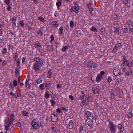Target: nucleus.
Returning a JSON list of instances; mask_svg holds the SVG:
<instances>
[{"label":"nucleus","instance_id":"obj_42","mask_svg":"<svg viewBox=\"0 0 133 133\" xmlns=\"http://www.w3.org/2000/svg\"><path fill=\"white\" fill-rule=\"evenodd\" d=\"M115 31L116 33L118 34L119 33V29L118 28H115Z\"/></svg>","mask_w":133,"mask_h":133},{"label":"nucleus","instance_id":"obj_33","mask_svg":"<svg viewBox=\"0 0 133 133\" xmlns=\"http://www.w3.org/2000/svg\"><path fill=\"white\" fill-rule=\"evenodd\" d=\"M62 2L61 1L57 2L56 3V5L58 7H60L62 4Z\"/></svg>","mask_w":133,"mask_h":133},{"label":"nucleus","instance_id":"obj_5","mask_svg":"<svg viewBox=\"0 0 133 133\" xmlns=\"http://www.w3.org/2000/svg\"><path fill=\"white\" fill-rule=\"evenodd\" d=\"M34 60L36 62L35 63L42 65L43 63L42 60L38 57H35L34 58Z\"/></svg>","mask_w":133,"mask_h":133},{"label":"nucleus","instance_id":"obj_62","mask_svg":"<svg viewBox=\"0 0 133 133\" xmlns=\"http://www.w3.org/2000/svg\"><path fill=\"white\" fill-rule=\"evenodd\" d=\"M69 97L72 100H73L74 99V97L71 95H69Z\"/></svg>","mask_w":133,"mask_h":133},{"label":"nucleus","instance_id":"obj_40","mask_svg":"<svg viewBox=\"0 0 133 133\" xmlns=\"http://www.w3.org/2000/svg\"><path fill=\"white\" fill-rule=\"evenodd\" d=\"M13 83L15 87H16L17 85V81L16 80H14L13 81Z\"/></svg>","mask_w":133,"mask_h":133},{"label":"nucleus","instance_id":"obj_11","mask_svg":"<svg viewBox=\"0 0 133 133\" xmlns=\"http://www.w3.org/2000/svg\"><path fill=\"white\" fill-rule=\"evenodd\" d=\"M86 122L87 125L89 126L91 128H93V127L94 125V123L92 120L91 121L86 120Z\"/></svg>","mask_w":133,"mask_h":133},{"label":"nucleus","instance_id":"obj_45","mask_svg":"<svg viewBox=\"0 0 133 133\" xmlns=\"http://www.w3.org/2000/svg\"><path fill=\"white\" fill-rule=\"evenodd\" d=\"M132 114L131 112H129L128 115V117L129 118H130L132 117Z\"/></svg>","mask_w":133,"mask_h":133},{"label":"nucleus","instance_id":"obj_52","mask_svg":"<svg viewBox=\"0 0 133 133\" xmlns=\"http://www.w3.org/2000/svg\"><path fill=\"white\" fill-rule=\"evenodd\" d=\"M10 0H5V3L7 5H8L10 4Z\"/></svg>","mask_w":133,"mask_h":133},{"label":"nucleus","instance_id":"obj_8","mask_svg":"<svg viewBox=\"0 0 133 133\" xmlns=\"http://www.w3.org/2000/svg\"><path fill=\"white\" fill-rule=\"evenodd\" d=\"M113 73L115 76H117L120 75L121 73V71L118 69H114L113 71Z\"/></svg>","mask_w":133,"mask_h":133},{"label":"nucleus","instance_id":"obj_58","mask_svg":"<svg viewBox=\"0 0 133 133\" xmlns=\"http://www.w3.org/2000/svg\"><path fill=\"white\" fill-rule=\"evenodd\" d=\"M19 23L21 25V26H24V23H23V21H21L19 22Z\"/></svg>","mask_w":133,"mask_h":133},{"label":"nucleus","instance_id":"obj_20","mask_svg":"<svg viewBox=\"0 0 133 133\" xmlns=\"http://www.w3.org/2000/svg\"><path fill=\"white\" fill-rule=\"evenodd\" d=\"M132 74H133V70L127 71L125 73V75L127 76H129L132 75Z\"/></svg>","mask_w":133,"mask_h":133},{"label":"nucleus","instance_id":"obj_25","mask_svg":"<svg viewBox=\"0 0 133 133\" xmlns=\"http://www.w3.org/2000/svg\"><path fill=\"white\" fill-rule=\"evenodd\" d=\"M88 8L89 10V11H90V14H92V11L93 10L92 8L90 6V4H88Z\"/></svg>","mask_w":133,"mask_h":133},{"label":"nucleus","instance_id":"obj_30","mask_svg":"<svg viewBox=\"0 0 133 133\" xmlns=\"http://www.w3.org/2000/svg\"><path fill=\"white\" fill-rule=\"evenodd\" d=\"M45 96V98L46 99L50 97V95L49 93L47 91H46Z\"/></svg>","mask_w":133,"mask_h":133},{"label":"nucleus","instance_id":"obj_3","mask_svg":"<svg viewBox=\"0 0 133 133\" xmlns=\"http://www.w3.org/2000/svg\"><path fill=\"white\" fill-rule=\"evenodd\" d=\"M42 65L41 64H39L37 63H35L33 65V69L36 71H37L39 70L41 66Z\"/></svg>","mask_w":133,"mask_h":133},{"label":"nucleus","instance_id":"obj_17","mask_svg":"<svg viewBox=\"0 0 133 133\" xmlns=\"http://www.w3.org/2000/svg\"><path fill=\"white\" fill-rule=\"evenodd\" d=\"M51 71L52 70L51 69H50L49 70L47 75V77L49 78H50L52 76V73Z\"/></svg>","mask_w":133,"mask_h":133},{"label":"nucleus","instance_id":"obj_61","mask_svg":"<svg viewBox=\"0 0 133 133\" xmlns=\"http://www.w3.org/2000/svg\"><path fill=\"white\" fill-rule=\"evenodd\" d=\"M16 18L15 17H13L12 18V21L13 22L16 21Z\"/></svg>","mask_w":133,"mask_h":133},{"label":"nucleus","instance_id":"obj_27","mask_svg":"<svg viewBox=\"0 0 133 133\" xmlns=\"http://www.w3.org/2000/svg\"><path fill=\"white\" fill-rule=\"evenodd\" d=\"M87 96L86 95H84L82 96H80L79 97V99L82 100L84 99L85 97L86 98Z\"/></svg>","mask_w":133,"mask_h":133},{"label":"nucleus","instance_id":"obj_53","mask_svg":"<svg viewBox=\"0 0 133 133\" xmlns=\"http://www.w3.org/2000/svg\"><path fill=\"white\" fill-rule=\"evenodd\" d=\"M37 33V34H41L42 35L43 34V32L42 31H41V30H38Z\"/></svg>","mask_w":133,"mask_h":133},{"label":"nucleus","instance_id":"obj_14","mask_svg":"<svg viewBox=\"0 0 133 133\" xmlns=\"http://www.w3.org/2000/svg\"><path fill=\"white\" fill-rule=\"evenodd\" d=\"M51 120L52 122H56L58 121V117L57 116L53 115L51 116Z\"/></svg>","mask_w":133,"mask_h":133},{"label":"nucleus","instance_id":"obj_15","mask_svg":"<svg viewBox=\"0 0 133 133\" xmlns=\"http://www.w3.org/2000/svg\"><path fill=\"white\" fill-rule=\"evenodd\" d=\"M118 129L121 132H123L124 131V128L123 127L122 125L120 124H118L117 126Z\"/></svg>","mask_w":133,"mask_h":133},{"label":"nucleus","instance_id":"obj_50","mask_svg":"<svg viewBox=\"0 0 133 133\" xmlns=\"http://www.w3.org/2000/svg\"><path fill=\"white\" fill-rule=\"evenodd\" d=\"M130 30H129V31L130 33L133 32V26H131L130 27Z\"/></svg>","mask_w":133,"mask_h":133},{"label":"nucleus","instance_id":"obj_16","mask_svg":"<svg viewBox=\"0 0 133 133\" xmlns=\"http://www.w3.org/2000/svg\"><path fill=\"white\" fill-rule=\"evenodd\" d=\"M92 90L94 94H96L98 93L100 91V89L96 88V89L95 88H93L92 89Z\"/></svg>","mask_w":133,"mask_h":133},{"label":"nucleus","instance_id":"obj_29","mask_svg":"<svg viewBox=\"0 0 133 133\" xmlns=\"http://www.w3.org/2000/svg\"><path fill=\"white\" fill-rule=\"evenodd\" d=\"M5 128L4 129L6 130V131H7L9 129V127L10 126V125L9 123L7 124V125L5 124Z\"/></svg>","mask_w":133,"mask_h":133},{"label":"nucleus","instance_id":"obj_18","mask_svg":"<svg viewBox=\"0 0 133 133\" xmlns=\"http://www.w3.org/2000/svg\"><path fill=\"white\" fill-rule=\"evenodd\" d=\"M103 76L101 75L98 76L96 78V82H99V81L103 78Z\"/></svg>","mask_w":133,"mask_h":133},{"label":"nucleus","instance_id":"obj_7","mask_svg":"<svg viewBox=\"0 0 133 133\" xmlns=\"http://www.w3.org/2000/svg\"><path fill=\"white\" fill-rule=\"evenodd\" d=\"M121 46V44L120 43H118L116 44L114 48L112 51L114 53H115L117 50L119 49L120 46Z\"/></svg>","mask_w":133,"mask_h":133},{"label":"nucleus","instance_id":"obj_44","mask_svg":"<svg viewBox=\"0 0 133 133\" xmlns=\"http://www.w3.org/2000/svg\"><path fill=\"white\" fill-rule=\"evenodd\" d=\"M50 102L52 106H53L55 104V102L53 100H51Z\"/></svg>","mask_w":133,"mask_h":133},{"label":"nucleus","instance_id":"obj_56","mask_svg":"<svg viewBox=\"0 0 133 133\" xmlns=\"http://www.w3.org/2000/svg\"><path fill=\"white\" fill-rule=\"evenodd\" d=\"M128 28H125L124 29V32L125 33H127L128 32Z\"/></svg>","mask_w":133,"mask_h":133},{"label":"nucleus","instance_id":"obj_57","mask_svg":"<svg viewBox=\"0 0 133 133\" xmlns=\"http://www.w3.org/2000/svg\"><path fill=\"white\" fill-rule=\"evenodd\" d=\"M10 95H13V96H14V97L16 98V95H16V94H15L14 93H13L12 92H11L10 93Z\"/></svg>","mask_w":133,"mask_h":133},{"label":"nucleus","instance_id":"obj_64","mask_svg":"<svg viewBox=\"0 0 133 133\" xmlns=\"http://www.w3.org/2000/svg\"><path fill=\"white\" fill-rule=\"evenodd\" d=\"M105 31V29L104 28H101V31L102 33H103Z\"/></svg>","mask_w":133,"mask_h":133},{"label":"nucleus","instance_id":"obj_24","mask_svg":"<svg viewBox=\"0 0 133 133\" xmlns=\"http://www.w3.org/2000/svg\"><path fill=\"white\" fill-rule=\"evenodd\" d=\"M22 114L24 116H27L29 114V112L26 110L23 111L22 112Z\"/></svg>","mask_w":133,"mask_h":133},{"label":"nucleus","instance_id":"obj_10","mask_svg":"<svg viewBox=\"0 0 133 133\" xmlns=\"http://www.w3.org/2000/svg\"><path fill=\"white\" fill-rule=\"evenodd\" d=\"M78 7L75 8L74 6H72L70 9V11L71 12H75L78 13Z\"/></svg>","mask_w":133,"mask_h":133},{"label":"nucleus","instance_id":"obj_59","mask_svg":"<svg viewBox=\"0 0 133 133\" xmlns=\"http://www.w3.org/2000/svg\"><path fill=\"white\" fill-rule=\"evenodd\" d=\"M18 56L17 52L15 53L14 56V58H17L18 57Z\"/></svg>","mask_w":133,"mask_h":133},{"label":"nucleus","instance_id":"obj_43","mask_svg":"<svg viewBox=\"0 0 133 133\" xmlns=\"http://www.w3.org/2000/svg\"><path fill=\"white\" fill-rule=\"evenodd\" d=\"M35 44L38 47H40L41 46V45L39 44V42L38 41L36 42Z\"/></svg>","mask_w":133,"mask_h":133},{"label":"nucleus","instance_id":"obj_23","mask_svg":"<svg viewBox=\"0 0 133 133\" xmlns=\"http://www.w3.org/2000/svg\"><path fill=\"white\" fill-rule=\"evenodd\" d=\"M53 48L52 46L48 45L47 46L46 50L49 51H52L53 50Z\"/></svg>","mask_w":133,"mask_h":133},{"label":"nucleus","instance_id":"obj_54","mask_svg":"<svg viewBox=\"0 0 133 133\" xmlns=\"http://www.w3.org/2000/svg\"><path fill=\"white\" fill-rule=\"evenodd\" d=\"M74 3L75 7V8L78 7L79 8V7L78 6V4H77V3L76 2H74Z\"/></svg>","mask_w":133,"mask_h":133},{"label":"nucleus","instance_id":"obj_47","mask_svg":"<svg viewBox=\"0 0 133 133\" xmlns=\"http://www.w3.org/2000/svg\"><path fill=\"white\" fill-rule=\"evenodd\" d=\"M7 51V50L5 48H4L3 49V51L2 52L4 54H5Z\"/></svg>","mask_w":133,"mask_h":133},{"label":"nucleus","instance_id":"obj_12","mask_svg":"<svg viewBox=\"0 0 133 133\" xmlns=\"http://www.w3.org/2000/svg\"><path fill=\"white\" fill-rule=\"evenodd\" d=\"M15 119V116L14 114H11L10 115V120L9 121L10 124H12V121H14Z\"/></svg>","mask_w":133,"mask_h":133},{"label":"nucleus","instance_id":"obj_21","mask_svg":"<svg viewBox=\"0 0 133 133\" xmlns=\"http://www.w3.org/2000/svg\"><path fill=\"white\" fill-rule=\"evenodd\" d=\"M53 27H57L58 26V24L56 21H53L51 23Z\"/></svg>","mask_w":133,"mask_h":133},{"label":"nucleus","instance_id":"obj_31","mask_svg":"<svg viewBox=\"0 0 133 133\" xmlns=\"http://www.w3.org/2000/svg\"><path fill=\"white\" fill-rule=\"evenodd\" d=\"M90 30L91 31H93L94 32H97V29L94 26H92L91 28L90 29Z\"/></svg>","mask_w":133,"mask_h":133},{"label":"nucleus","instance_id":"obj_26","mask_svg":"<svg viewBox=\"0 0 133 133\" xmlns=\"http://www.w3.org/2000/svg\"><path fill=\"white\" fill-rule=\"evenodd\" d=\"M42 81V78H39L36 81V82L37 84L41 83Z\"/></svg>","mask_w":133,"mask_h":133},{"label":"nucleus","instance_id":"obj_6","mask_svg":"<svg viewBox=\"0 0 133 133\" xmlns=\"http://www.w3.org/2000/svg\"><path fill=\"white\" fill-rule=\"evenodd\" d=\"M85 115L87 117L88 119L89 118L90 119V118L91 117L93 118V114L91 112L87 111L85 112Z\"/></svg>","mask_w":133,"mask_h":133},{"label":"nucleus","instance_id":"obj_13","mask_svg":"<svg viewBox=\"0 0 133 133\" xmlns=\"http://www.w3.org/2000/svg\"><path fill=\"white\" fill-rule=\"evenodd\" d=\"M52 82L50 81H48L46 83H45L44 85L45 87L47 89H48L52 85Z\"/></svg>","mask_w":133,"mask_h":133},{"label":"nucleus","instance_id":"obj_32","mask_svg":"<svg viewBox=\"0 0 133 133\" xmlns=\"http://www.w3.org/2000/svg\"><path fill=\"white\" fill-rule=\"evenodd\" d=\"M122 64H126V65L128 66L129 65V63L128 61L127 60L126 61H125L123 62H122Z\"/></svg>","mask_w":133,"mask_h":133},{"label":"nucleus","instance_id":"obj_49","mask_svg":"<svg viewBox=\"0 0 133 133\" xmlns=\"http://www.w3.org/2000/svg\"><path fill=\"white\" fill-rule=\"evenodd\" d=\"M39 88L41 90H43L44 89V84H41L39 85Z\"/></svg>","mask_w":133,"mask_h":133},{"label":"nucleus","instance_id":"obj_39","mask_svg":"<svg viewBox=\"0 0 133 133\" xmlns=\"http://www.w3.org/2000/svg\"><path fill=\"white\" fill-rule=\"evenodd\" d=\"M70 26L71 28H72L74 27V23L73 21H70Z\"/></svg>","mask_w":133,"mask_h":133},{"label":"nucleus","instance_id":"obj_41","mask_svg":"<svg viewBox=\"0 0 133 133\" xmlns=\"http://www.w3.org/2000/svg\"><path fill=\"white\" fill-rule=\"evenodd\" d=\"M83 129V126H81L79 130V133H82V131Z\"/></svg>","mask_w":133,"mask_h":133},{"label":"nucleus","instance_id":"obj_22","mask_svg":"<svg viewBox=\"0 0 133 133\" xmlns=\"http://www.w3.org/2000/svg\"><path fill=\"white\" fill-rule=\"evenodd\" d=\"M127 25H128L129 27L133 26V23L132 21H131L130 20H128L127 21Z\"/></svg>","mask_w":133,"mask_h":133},{"label":"nucleus","instance_id":"obj_37","mask_svg":"<svg viewBox=\"0 0 133 133\" xmlns=\"http://www.w3.org/2000/svg\"><path fill=\"white\" fill-rule=\"evenodd\" d=\"M92 98L90 96H89L87 99V100L88 102H90L92 101Z\"/></svg>","mask_w":133,"mask_h":133},{"label":"nucleus","instance_id":"obj_9","mask_svg":"<svg viewBox=\"0 0 133 133\" xmlns=\"http://www.w3.org/2000/svg\"><path fill=\"white\" fill-rule=\"evenodd\" d=\"M68 128L69 129H72L74 127V121L72 120H70L68 124Z\"/></svg>","mask_w":133,"mask_h":133},{"label":"nucleus","instance_id":"obj_28","mask_svg":"<svg viewBox=\"0 0 133 133\" xmlns=\"http://www.w3.org/2000/svg\"><path fill=\"white\" fill-rule=\"evenodd\" d=\"M38 20L42 22H44L45 21L44 18L42 17L39 16L38 17Z\"/></svg>","mask_w":133,"mask_h":133},{"label":"nucleus","instance_id":"obj_38","mask_svg":"<svg viewBox=\"0 0 133 133\" xmlns=\"http://www.w3.org/2000/svg\"><path fill=\"white\" fill-rule=\"evenodd\" d=\"M16 125L18 127H20L21 126V123L19 121L17 122L16 123Z\"/></svg>","mask_w":133,"mask_h":133},{"label":"nucleus","instance_id":"obj_36","mask_svg":"<svg viewBox=\"0 0 133 133\" xmlns=\"http://www.w3.org/2000/svg\"><path fill=\"white\" fill-rule=\"evenodd\" d=\"M59 34L61 35H62L63 33V29L62 27H60L59 29Z\"/></svg>","mask_w":133,"mask_h":133},{"label":"nucleus","instance_id":"obj_51","mask_svg":"<svg viewBox=\"0 0 133 133\" xmlns=\"http://www.w3.org/2000/svg\"><path fill=\"white\" fill-rule=\"evenodd\" d=\"M56 111L57 112L59 113H61L62 112V111L61 109L60 108H58L56 109Z\"/></svg>","mask_w":133,"mask_h":133},{"label":"nucleus","instance_id":"obj_1","mask_svg":"<svg viewBox=\"0 0 133 133\" xmlns=\"http://www.w3.org/2000/svg\"><path fill=\"white\" fill-rule=\"evenodd\" d=\"M108 127L109 128L110 133H115L116 130V125L112 121L109 122Z\"/></svg>","mask_w":133,"mask_h":133},{"label":"nucleus","instance_id":"obj_2","mask_svg":"<svg viewBox=\"0 0 133 133\" xmlns=\"http://www.w3.org/2000/svg\"><path fill=\"white\" fill-rule=\"evenodd\" d=\"M35 120H33L31 123V124L33 129H38L40 127V125L37 122H36Z\"/></svg>","mask_w":133,"mask_h":133},{"label":"nucleus","instance_id":"obj_63","mask_svg":"<svg viewBox=\"0 0 133 133\" xmlns=\"http://www.w3.org/2000/svg\"><path fill=\"white\" fill-rule=\"evenodd\" d=\"M107 81L108 82L110 83L112 79L110 78V77L108 78V79Z\"/></svg>","mask_w":133,"mask_h":133},{"label":"nucleus","instance_id":"obj_4","mask_svg":"<svg viewBox=\"0 0 133 133\" xmlns=\"http://www.w3.org/2000/svg\"><path fill=\"white\" fill-rule=\"evenodd\" d=\"M96 64L92 62H88L87 64V67H89L91 69L94 68L96 67Z\"/></svg>","mask_w":133,"mask_h":133},{"label":"nucleus","instance_id":"obj_35","mask_svg":"<svg viewBox=\"0 0 133 133\" xmlns=\"http://www.w3.org/2000/svg\"><path fill=\"white\" fill-rule=\"evenodd\" d=\"M51 41L50 43L52 44V42L54 41V36L53 35H52L50 37Z\"/></svg>","mask_w":133,"mask_h":133},{"label":"nucleus","instance_id":"obj_48","mask_svg":"<svg viewBox=\"0 0 133 133\" xmlns=\"http://www.w3.org/2000/svg\"><path fill=\"white\" fill-rule=\"evenodd\" d=\"M17 65L19 67L20 66V61L19 59H18L17 60Z\"/></svg>","mask_w":133,"mask_h":133},{"label":"nucleus","instance_id":"obj_19","mask_svg":"<svg viewBox=\"0 0 133 133\" xmlns=\"http://www.w3.org/2000/svg\"><path fill=\"white\" fill-rule=\"evenodd\" d=\"M123 80V78L119 76L117 78L116 81V83L117 84H119Z\"/></svg>","mask_w":133,"mask_h":133},{"label":"nucleus","instance_id":"obj_34","mask_svg":"<svg viewBox=\"0 0 133 133\" xmlns=\"http://www.w3.org/2000/svg\"><path fill=\"white\" fill-rule=\"evenodd\" d=\"M68 46H64V47L62 49V50L63 52H65V51L68 48Z\"/></svg>","mask_w":133,"mask_h":133},{"label":"nucleus","instance_id":"obj_46","mask_svg":"<svg viewBox=\"0 0 133 133\" xmlns=\"http://www.w3.org/2000/svg\"><path fill=\"white\" fill-rule=\"evenodd\" d=\"M82 104L84 105H87V101L85 100H83L82 101Z\"/></svg>","mask_w":133,"mask_h":133},{"label":"nucleus","instance_id":"obj_55","mask_svg":"<svg viewBox=\"0 0 133 133\" xmlns=\"http://www.w3.org/2000/svg\"><path fill=\"white\" fill-rule=\"evenodd\" d=\"M6 64V61L4 60L2 62V64L3 66H5Z\"/></svg>","mask_w":133,"mask_h":133},{"label":"nucleus","instance_id":"obj_60","mask_svg":"<svg viewBox=\"0 0 133 133\" xmlns=\"http://www.w3.org/2000/svg\"><path fill=\"white\" fill-rule=\"evenodd\" d=\"M62 110L64 111H68V110L66 108L64 107H62Z\"/></svg>","mask_w":133,"mask_h":133}]
</instances>
